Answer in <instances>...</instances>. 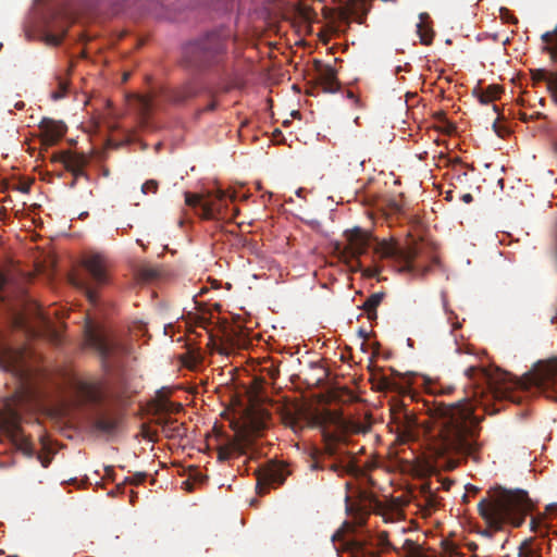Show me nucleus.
Here are the masks:
<instances>
[{
	"mask_svg": "<svg viewBox=\"0 0 557 557\" xmlns=\"http://www.w3.org/2000/svg\"><path fill=\"white\" fill-rule=\"evenodd\" d=\"M173 423H174V421H172L170 419H165L163 422H161L163 431L171 433V435H173V436L180 435V433H178L180 428L178 426L173 428L172 426Z\"/></svg>",
	"mask_w": 557,
	"mask_h": 557,
	"instance_id": "473e14b6",
	"label": "nucleus"
},
{
	"mask_svg": "<svg viewBox=\"0 0 557 557\" xmlns=\"http://www.w3.org/2000/svg\"><path fill=\"white\" fill-rule=\"evenodd\" d=\"M321 423H330L335 426L334 432H324V455L322 459L314 458L310 465L311 470H330L339 476L344 474H357L359 467L352 454L345 449L346 435L364 434L369 425L360 421L347 420L339 414L326 411L321 418Z\"/></svg>",
	"mask_w": 557,
	"mask_h": 557,
	"instance_id": "f03ea898",
	"label": "nucleus"
},
{
	"mask_svg": "<svg viewBox=\"0 0 557 557\" xmlns=\"http://www.w3.org/2000/svg\"><path fill=\"white\" fill-rule=\"evenodd\" d=\"M445 200H448V201L454 200V190H448L445 193Z\"/></svg>",
	"mask_w": 557,
	"mask_h": 557,
	"instance_id": "37998d69",
	"label": "nucleus"
},
{
	"mask_svg": "<svg viewBox=\"0 0 557 557\" xmlns=\"http://www.w3.org/2000/svg\"><path fill=\"white\" fill-rule=\"evenodd\" d=\"M397 419V437L401 443L417 441L420 436V428L417 417L404 410Z\"/></svg>",
	"mask_w": 557,
	"mask_h": 557,
	"instance_id": "ddd939ff",
	"label": "nucleus"
},
{
	"mask_svg": "<svg viewBox=\"0 0 557 557\" xmlns=\"http://www.w3.org/2000/svg\"><path fill=\"white\" fill-rule=\"evenodd\" d=\"M41 465L47 468L48 465H49V460L48 459H45V460H41Z\"/></svg>",
	"mask_w": 557,
	"mask_h": 557,
	"instance_id": "de8ad7c7",
	"label": "nucleus"
},
{
	"mask_svg": "<svg viewBox=\"0 0 557 557\" xmlns=\"http://www.w3.org/2000/svg\"><path fill=\"white\" fill-rule=\"evenodd\" d=\"M58 160L63 163L65 170L71 172L73 176L84 177L86 181H89V176L85 172L89 160L84 153L62 151Z\"/></svg>",
	"mask_w": 557,
	"mask_h": 557,
	"instance_id": "2eb2a0df",
	"label": "nucleus"
},
{
	"mask_svg": "<svg viewBox=\"0 0 557 557\" xmlns=\"http://www.w3.org/2000/svg\"><path fill=\"white\" fill-rule=\"evenodd\" d=\"M159 188V183L156 180H148L141 186V191L145 195L156 194Z\"/></svg>",
	"mask_w": 557,
	"mask_h": 557,
	"instance_id": "7c9ffc66",
	"label": "nucleus"
},
{
	"mask_svg": "<svg viewBox=\"0 0 557 557\" xmlns=\"http://www.w3.org/2000/svg\"><path fill=\"white\" fill-rule=\"evenodd\" d=\"M543 50L549 54L554 62H557V40L554 47L545 46ZM549 91L552 92L553 98L557 103V75H552L549 78Z\"/></svg>",
	"mask_w": 557,
	"mask_h": 557,
	"instance_id": "393cba45",
	"label": "nucleus"
},
{
	"mask_svg": "<svg viewBox=\"0 0 557 557\" xmlns=\"http://www.w3.org/2000/svg\"><path fill=\"white\" fill-rule=\"evenodd\" d=\"M375 253L381 258L391 259L399 265L400 271L413 272V261L418 257L416 246L400 247L396 242L382 240L375 247Z\"/></svg>",
	"mask_w": 557,
	"mask_h": 557,
	"instance_id": "1a4fd4ad",
	"label": "nucleus"
},
{
	"mask_svg": "<svg viewBox=\"0 0 557 557\" xmlns=\"http://www.w3.org/2000/svg\"><path fill=\"white\" fill-rule=\"evenodd\" d=\"M381 389H397V384L388 377H383L380 383Z\"/></svg>",
	"mask_w": 557,
	"mask_h": 557,
	"instance_id": "c9c22d12",
	"label": "nucleus"
},
{
	"mask_svg": "<svg viewBox=\"0 0 557 557\" xmlns=\"http://www.w3.org/2000/svg\"><path fill=\"white\" fill-rule=\"evenodd\" d=\"M138 276L143 281H153L159 276V270L152 267H143L138 271Z\"/></svg>",
	"mask_w": 557,
	"mask_h": 557,
	"instance_id": "cd10ccee",
	"label": "nucleus"
},
{
	"mask_svg": "<svg viewBox=\"0 0 557 557\" xmlns=\"http://www.w3.org/2000/svg\"><path fill=\"white\" fill-rule=\"evenodd\" d=\"M453 128L454 126L453 125H449V129L447 131L448 133H451L453 132Z\"/></svg>",
	"mask_w": 557,
	"mask_h": 557,
	"instance_id": "3c124183",
	"label": "nucleus"
},
{
	"mask_svg": "<svg viewBox=\"0 0 557 557\" xmlns=\"http://www.w3.org/2000/svg\"><path fill=\"white\" fill-rule=\"evenodd\" d=\"M21 421L20 412L10 403L0 410V429L11 437L18 449L30 456L33 446L22 431Z\"/></svg>",
	"mask_w": 557,
	"mask_h": 557,
	"instance_id": "6e6552de",
	"label": "nucleus"
},
{
	"mask_svg": "<svg viewBox=\"0 0 557 557\" xmlns=\"http://www.w3.org/2000/svg\"><path fill=\"white\" fill-rule=\"evenodd\" d=\"M79 177L73 176L72 182L69 184L70 188H74Z\"/></svg>",
	"mask_w": 557,
	"mask_h": 557,
	"instance_id": "c03bdc74",
	"label": "nucleus"
},
{
	"mask_svg": "<svg viewBox=\"0 0 557 557\" xmlns=\"http://www.w3.org/2000/svg\"><path fill=\"white\" fill-rule=\"evenodd\" d=\"M362 18H363L362 16L358 17V22L362 23Z\"/></svg>",
	"mask_w": 557,
	"mask_h": 557,
	"instance_id": "5fc2aeb1",
	"label": "nucleus"
},
{
	"mask_svg": "<svg viewBox=\"0 0 557 557\" xmlns=\"http://www.w3.org/2000/svg\"><path fill=\"white\" fill-rule=\"evenodd\" d=\"M83 267L87 271L90 282L82 278H74L73 284L83 289L86 297L91 304L98 301V293L96 287L103 286L109 283L110 262L108 258L98 252H92L83 259Z\"/></svg>",
	"mask_w": 557,
	"mask_h": 557,
	"instance_id": "0eeeda50",
	"label": "nucleus"
},
{
	"mask_svg": "<svg viewBox=\"0 0 557 557\" xmlns=\"http://www.w3.org/2000/svg\"><path fill=\"white\" fill-rule=\"evenodd\" d=\"M460 199L465 202V203H471L473 201V197L471 194L467 193V194H463Z\"/></svg>",
	"mask_w": 557,
	"mask_h": 557,
	"instance_id": "a19ab883",
	"label": "nucleus"
},
{
	"mask_svg": "<svg viewBox=\"0 0 557 557\" xmlns=\"http://www.w3.org/2000/svg\"><path fill=\"white\" fill-rule=\"evenodd\" d=\"M294 14L298 21L306 24H311L317 17L314 10L306 4H297L294 9Z\"/></svg>",
	"mask_w": 557,
	"mask_h": 557,
	"instance_id": "4be33fe9",
	"label": "nucleus"
},
{
	"mask_svg": "<svg viewBox=\"0 0 557 557\" xmlns=\"http://www.w3.org/2000/svg\"><path fill=\"white\" fill-rule=\"evenodd\" d=\"M168 406H174V404H173V403H170V404H168V405H164V409H165V410H169Z\"/></svg>",
	"mask_w": 557,
	"mask_h": 557,
	"instance_id": "8fccbe9b",
	"label": "nucleus"
},
{
	"mask_svg": "<svg viewBox=\"0 0 557 557\" xmlns=\"http://www.w3.org/2000/svg\"><path fill=\"white\" fill-rule=\"evenodd\" d=\"M157 4H161V0H153Z\"/></svg>",
	"mask_w": 557,
	"mask_h": 557,
	"instance_id": "864d4df0",
	"label": "nucleus"
},
{
	"mask_svg": "<svg viewBox=\"0 0 557 557\" xmlns=\"http://www.w3.org/2000/svg\"><path fill=\"white\" fill-rule=\"evenodd\" d=\"M364 521H366V520H364V517L361 515V516L359 517L358 524H359V525H361V524H363V523H364Z\"/></svg>",
	"mask_w": 557,
	"mask_h": 557,
	"instance_id": "a18cd8bd",
	"label": "nucleus"
},
{
	"mask_svg": "<svg viewBox=\"0 0 557 557\" xmlns=\"http://www.w3.org/2000/svg\"><path fill=\"white\" fill-rule=\"evenodd\" d=\"M442 547H443V550L445 552V554H447L448 556H454L457 554V546L451 543V542H448V541H443L442 542Z\"/></svg>",
	"mask_w": 557,
	"mask_h": 557,
	"instance_id": "f704fd0d",
	"label": "nucleus"
},
{
	"mask_svg": "<svg viewBox=\"0 0 557 557\" xmlns=\"http://www.w3.org/2000/svg\"><path fill=\"white\" fill-rule=\"evenodd\" d=\"M360 334H361L362 336H366V334H364L363 330H360Z\"/></svg>",
	"mask_w": 557,
	"mask_h": 557,
	"instance_id": "6e6d98bb",
	"label": "nucleus"
},
{
	"mask_svg": "<svg viewBox=\"0 0 557 557\" xmlns=\"http://www.w3.org/2000/svg\"><path fill=\"white\" fill-rule=\"evenodd\" d=\"M347 239H348V247L347 250L349 251L352 259L356 260L357 263H359V257L367 252L371 235L369 232L360 228L355 227L351 231H347Z\"/></svg>",
	"mask_w": 557,
	"mask_h": 557,
	"instance_id": "4468645a",
	"label": "nucleus"
},
{
	"mask_svg": "<svg viewBox=\"0 0 557 557\" xmlns=\"http://www.w3.org/2000/svg\"><path fill=\"white\" fill-rule=\"evenodd\" d=\"M226 54V40L219 33L188 42L183 48L184 62L194 69L206 70L220 64Z\"/></svg>",
	"mask_w": 557,
	"mask_h": 557,
	"instance_id": "39448f33",
	"label": "nucleus"
},
{
	"mask_svg": "<svg viewBox=\"0 0 557 557\" xmlns=\"http://www.w3.org/2000/svg\"><path fill=\"white\" fill-rule=\"evenodd\" d=\"M286 470L283 467L270 466L261 470L257 478V493L264 495L270 487H277L286 480Z\"/></svg>",
	"mask_w": 557,
	"mask_h": 557,
	"instance_id": "f8f14e48",
	"label": "nucleus"
},
{
	"mask_svg": "<svg viewBox=\"0 0 557 557\" xmlns=\"http://www.w3.org/2000/svg\"><path fill=\"white\" fill-rule=\"evenodd\" d=\"M216 108V101L212 100L207 107L199 110V113L211 112Z\"/></svg>",
	"mask_w": 557,
	"mask_h": 557,
	"instance_id": "58836bf2",
	"label": "nucleus"
},
{
	"mask_svg": "<svg viewBox=\"0 0 557 557\" xmlns=\"http://www.w3.org/2000/svg\"><path fill=\"white\" fill-rule=\"evenodd\" d=\"M75 394L78 403L88 409V422L92 432L113 435L122 422V413L116 408L104 406L107 393L100 380L77 381Z\"/></svg>",
	"mask_w": 557,
	"mask_h": 557,
	"instance_id": "20e7f679",
	"label": "nucleus"
},
{
	"mask_svg": "<svg viewBox=\"0 0 557 557\" xmlns=\"http://www.w3.org/2000/svg\"><path fill=\"white\" fill-rule=\"evenodd\" d=\"M39 129L42 133V144L53 146L65 135L67 128L62 121L44 117L40 121Z\"/></svg>",
	"mask_w": 557,
	"mask_h": 557,
	"instance_id": "dca6fc26",
	"label": "nucleus"
},
{
	"mask_svg": "<svg viewBox=\"0 0 557 557\" xmlns=\"http://www.w3.org/2000/svg\"><path fill=\"white\" fill-rule=\"evenodd\" d=\"M534 539L530 537L521 543L519 546V557H535L540 554L541 547H533Z\"/></svg>",
	"mask_w": 557,
	"mask_h": 557,
	"instance_id": "bb28decb",
	"label": "nucleus"
},
{
	"mask_svg": "<svg viewBox=\"0 0 557 557\" xmlns=\"http://www.w3.org/2000/svg\"><path fill=\"white\" fill-rule=\"evenodd\" d=\"M175 406H176L177 410H178L180 408H182L181 404H177V405H175Z\"/></svg>",
	"mask_w": 557,
	"mask_h": 557,
	"instance_id": "4d7b16f0",
	"label": "nucleus"
},
{
	"mask_svg": "<svg viewBox=\"0 0 557 557\" xmlns=\"http://www.w3.org/2000/svg\"><path fill=\"white\" fill-rule=\"evenodd\" d=\"M227 198V194L224 190L218 189L214 194H210L205 198L202 203L201 216L207 220L215 219L222 209V203Z\"/></svg>",
	"mask_w": 557,
	"mask_h": 557,
	"instance_id": "f3484780",
	"label": "nucleus"
},
{
	"mask_svg": "<svg viewBox=\"0 0 557 557\" xmlns=\"http://www.w3.org/2000/svg\"><path fill=\"white\" fill-rule=\"evenodd\" d=\"M128 78V74H125L124 75V81H126Z\"/></svg>",
	"mask_w": 557,
	"mask_h": 557,
	"instance_id": "13d9d810",
	"label": "nucleus"
},
{
	"mask_svg": "<svg viewBox=\"0 0 557 557\" xmlns=\"http://www.w3.org/2000/svg\"><path fill=\"white\" fill-rule=\"evenodd\" d=\"M202 90L203 87L199 81L188 79L180 85L162 89L156 98L151 96L140 97L138 99L139 109L144 116H148L152 110L161 108L163 102L182 108L200 95Z\"/></svg>",
	"mask_w": 557,
	"mask_h": 557,
	"instance_id": "423d86ee",
	"label": "nucleus"
},
{
	"mask_svg": "<svg viewBox=\"0 0 557 557\" xmlns=\"http://www.w3.org/2000/svg\"><path fill=\"white\" fill-rule=\"evenodd\" d=\"M348 97H349V98H354L355 96H354V94H352V92H350V91H349V92H348Z\"/></svg>",
	"mask_w": 557,
	"mask_h": 557,
	"instance_id": "603ef678",
	"label": "nucleus"
},
{
	"mask_svg": "<svg viewBox=\"0 0 557 557\" xmlns=\"http://www.w3.org/2000/svg\"><path fill=\"white\" fill-rule=\"evenodd\" d=\"M146 479H147L146 472H136L132 476L125 478L124 483L131 484V485H139L143 482H145Z\"/></svg>",
	"mask_w": 557,
	"mask_h": 557,
	"instance_id": "c756f323",
	"label": "nucleus"
},
{
	"mask_svg": "<svg viewBox=\"0 0 557 557\" xmlns=\"http://www.w3.org/2000/svg\"><path fill=\"white\" fill-rule=\"evenodd\" d=\"M90 341L103 359H107L111 356L113 348L104 337L92 334L90 336Z\"/></svg>",
	"mask_w": 557,
	"mask_h": 557,
	"instance_id": "5701e85b",
	"label": "nucleus"
},
{
	"mask_svg": "<svg viewBox=\"0 0 557 557\" xmlns=\"http://www.w3.org/2000/svg\"><path fill=\"white\" fill-rule=\"evenodd\" d=\"M530 529L533 532H537L539 530V521L535 518H532L530 521Z\"/></svg>",
	"mask_w": 557,
	"mask_h": 557,
	"instance_id": "79ce46f5",
	"label": "nucleus"
},
{
	"mask_svg": "<svg viewBox=\"0 0 557 557\" xmlns=\"http://www.w3.org/2000/svg\"><path fill=\"white\" fill-rule=\"evenodd\" d=\"M252 444L250 435L245 431H239L235 436H225V443L218 446V460L226 461L233 454H245V449Z\"/></svg>",
	"mask_w": 557,
	"mask_h": 557,
	"instance_id": "9b49d317",
	"label": "nucleus"
},
{
	"mask_svg": "<svg viewBox=\"0 0 557 557\" xmlns=\"http://www.w3.org/2000/svg\"><path fill=\"white\" fill-rule=\"evenodd\" d=\"M493 127H494L495 132H496L498 135H500V131L497 128V123H496V122H494V123H493Z\"/></svg>",
	"mask_w": 557,
	"mask_h": 557,
	"instance_id": "49530a36",
	"label": "nucleus"
},
{
	"mask_svg": "<svg viewBox=\"0 0 557 557\" xmlns=\"http://www.w3.org/2000/svg\"><path fill=\"white\" fill-rule=\"evenodd\" d=\"M451 387H449L445 393H450L451 392Z\"/></svg>",
	"mask_w": 557,
	"mask_h": 557,
	"instance_id": "bf43d9fd",
	"label": "nucleus"
},
{
	"mask_svg": "<svg viewBox=\"0 0 557 557\" xmlns=\"http://www.w3.org/2000/svg\"><path fill=\"white\" fill-rule=\"evenodd\" d=\"M541 39L545 44H550L554 40H556L555 36L552 34V32H546L541 36Z\"/></svg>",
	"mask_w": 557,
	"mask_h": 557,
	"instance_id": "4c0bfd02",
	"label": "nucleus"
},
{
	"mask_svg": "<svg viewBox=\"0 0 557 557\" xmlns=\"http://www.w3.org/2000/svg\"><path fill=\"white\" fill-rule=\"evenodd\" d=\"M24 351L0 344V367L4 370H16L22 367Z\"/></svg>",
	"mask_w": 557,
	"mask_h": 557,
	"instance_id": "a211bd4d",
	"label": "nucleus"
},
{
	"mask_svg": "<svg viewBox=\"0 0 557 557\" xmlns=\"http://www.w3.org/2000/svg\"><path fill=\"white\" fill-rule=\"evenodd\" d=\"M63 38H64V33L63 34H48L46 36V41L50 45L59 46L62 42Z\"/></svg>",
	"mask_w": 557,
	"mask_h": 557,
	"instance_id": "72a5a7b5",
	"label": "nucleus"
},
{
	"mask_svg": "<svg viewBox=\"0 0 557 557\" xmlns=\"http://www.w3.org/2000/svg\"><path fill=\"white\" fill-rule=\"evenodd\" d=\"M552 34L555 36L556 40H557V25L555 26V28L553 30H550Z\"/></svg>",
	"mask_w": 557,
	"mask_h": 557,
	"instance_id": "09e8293b",
	"label": "nucleus"
},
{
	"mask_svg": "<svg viewBox=\"0 0 557 557\" xmlns=\"http://www.w3.org/2000/svg\"><path fill=\"white\" fill-rule=\"evenodd\" d=\"M283 422L295 433L301 432L307 425L300 417V412L286 411L283 413Z\"/></svg>",
	"mask_w": 557,
	"mask_h": 557,
	"instance_id": "412c9836",
	"label": "nucleus"
},
{
	"mask_svg": "<svg viewBox=\"0 0 557 557\" xmlns=\"http://www.w3.org/2000/svg\"><path fill=\"white\" fill-rule=\"evenodd\" d=\"M313 67L317 72L315 84L312 86L313 89L321 88L323 92L329 94L339 90L341 84L337 79V72L332 65L314 60Z\"/></svg>",
	"mask_w": 557,
	"mask_h": 557,
	"instance_id": "9d476101",
	"label": "nucleus"
},
{
	"mask_svg": "<svg viewBox=\"0 0 557 557\" xmlns=\"http://www.w3.org/2000/svg\"><path fill=\"white\" fill-rule=\"evenodd\" d=\"M473 388V400L462 399L453 404L435 403L429 409L430 417L437 428L434 449L440 456H455L449 460V469L456 468L460 460L472 458L478 461L483 443L480 442L483 416L475 413L481 404L479 398L491 394L493 398H510L507 384L529 391L535 387L548 398L557 401V359L539 361L533 369L521 377L503 372L470 366L465 371Z\"/></svg>",
	"mask_w": 557,
	"mask_h": 557,
	"instance_id": "f257e3e1",
	"label": "nucleus"
},
{
	"mask_svg": "<svg viewBox=\"0 0 557 557\" xmlns=\"http://www.w3.org/2000/svg\"><path fill=\"white\" fill-rule=\"evenodd\" d=\"M57 81V89L51 91L50 98L53 101H58L60 99H63L69 90L70 83L69 81L62 78L61 76H55Z\"/></svg>",
	"mask_w": 557,
	"mask_h": 557,
	"instance_id": "a878e982",
	"label": "nucleus"
},
{
	"mask_svg": "<svg viewBox=\"0 0 557 557\" xmlns=\"http://www.w3.org/2000/svg\"><path fill=\"white\" fill-rule=\"evenodd\" d=\"M185 202L189 207H199L202 210L205 198L197 194L185 193Z\"/></svg>",
	"mask_w": 557,
	"mask_h": 557,
	"instance_id": "c85d7f7f",
	"label": "nucleus"
},
{
	"mask_svg": "<svg viewBox=\"0 0 557 557\" xmlns=\"http://www.w3.org/2000/svg\"><path fill=\"white\" fill-rule=\"evenodd\" d=\"M503 92V88L498 85H490L485 90H481L478 94L481 103H488L499 98Z\"/></svg>",
	"mask_w": 557,
	"mask_h": 557,
	"instance_id": "b1692460",
	"label": "nucleus"
},
{
	"mask_svg": "<svg viewBox=\"0 0 557 557\" xmlns=\"http://www.w3.org/2000/svg\"><path fill=\"white\" fill-rule=\"evenodd\" d=\"M7 285H8V280L5 277V275L0 272V300H2V301L7 297L5 294H4Z\"/></svg>",
	"mask_w": 557,
	"mask_h": 557,
	"instance_id": "e433bc0d",
	"label": "nucleus"
},
{
	"mask_svg": "<svg viewBox=\"0 0 557 557\" xmlns=\"http://www.w3.org/2000/svg\"><path fill=\"white\" fill-rule=\"evenodd\" d=\"M104 474L107 478L114 480V468L112 466L104 467Z\"/></svg>",
	"mask_w": 557,
	"mask_h": 557,
	"instance_id": "ea45409f",
	"label": "nucleus"
},
{
	"mask_svg": "<svg viewBox=\"0 0 557 557\" xmlns=\"http://www.w3.org/2000/svg\"><path fill=\"white\" fill-rule=\"evenodd\" d=\"M532 508V502L523 490L491 488L488 496L478 504L479 513L487 523L481 535L492 539L495 532L503 530L505 523L521 527Z\"/></svg>",
	"mask_w": 557,
	"mask_h": 557,
	"instance_id": "7ed1b4c3",
	"label": "nucleus"
},
{
	"mask_svg": "<svg viewBox=\"0 0 557 557\" xmlns=\"http://www.w3.org/2000/svg\"><path fill=\"white\" fill-rule=\"evenodd\" d=\"M385 297V293L379 292L371 294L362 305V309L367 312L369 319L376 318V308Z\"/></svg>",
	"mask_w": 557,
	"mask_h": 557,
	"instance_id": "aec40b11",
	"label": "nucleus"
},
{
	"mask_svg": "<svg viewBox=\"0 0 557 557\" xmlns=\"http://www.w3.org/2000/svg\"><path fill=\"white\" fill-rule=\"evenodd\" d=\"M355 14V10L351 8H342L338 11V20L345 23L347 26L350 24V18Z\"/></svg>",
	"mask_w": 557,
	"mask_h": 557,
	"instance_id": "2f4dec72",
	"label": "nucleus"
},
{
	"mask_svg": "<svg viewBox=\"0 0 557 557\" xmlns=\"http://www.w3.org/2000/svg\"><path fill=\"white\" fill-rule=\"evenodd\" d=\"M426 13L420 14V22L417 24V34L420 38V42L424 46H430L433 42L434 30L432 27L425 22L428 18Z\"/></svg>",
	"mask_w": 557,
	"mask_h": 557,
	"instance_id": "6ab92c4d",
	"label": "nucleus"
}]
</instances>
